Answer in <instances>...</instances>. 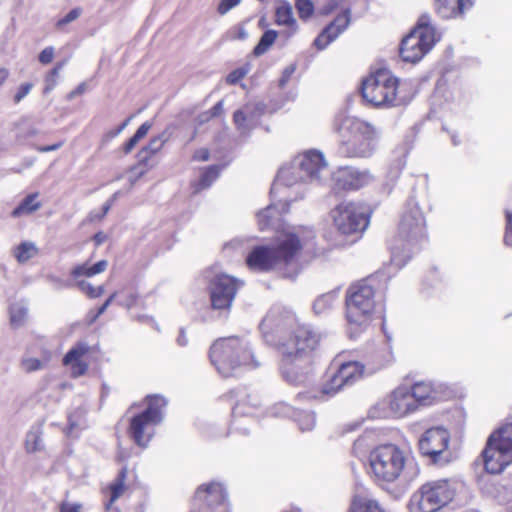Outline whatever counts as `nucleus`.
I'll return each mask as SVG.
<instances>
[{
	"mask_svg": "<svg viewBox=\"0 0 512 512\" xmlns=\"http://www.w3.org/2000/svg\"><path fill=\"white\" fill-rule=\"evenodd\" d=\"M419 450L433 463L440 462L441 455L448 448L449 433L441 427L428 429L419 439Z\"/></svg>",
	"mask_w": 512,
	"mask_h": 512,
	"instance_id": "f3484780",
	"label": "nucleus"
},
{
	"mask_svg": "<svg viewBox=\"0 0 512 512\" xmlns=\"http://www.w3.org/2000/svg\"><path fill=\"white\" fill-rule=\"evenodd\" d=\"M62 145H63L62 142H58V143L53 144V145L40 146V147L37 148V150L39 152L45 153V152L55 151V150L59 149Z\"/></svg>",
	"mask_w": 512,
	"mask_h": 512,
	"instance_id": "338daca9",
	"label": "nucleus"
},
{
	"mask_svg": "<svg viewBox=\"0 0 512 512\" xmlns=\"http://www.w3.org/2000/svg\"><path fill=\"white\" fill-rule=\"evenodd\" d=\"M76 285L87 296H89L90 298H93V294L95 292V287L91 283H89L85 280H79V281H77Z\"/></svg>",
	"mask_w": 512,
	"mask_h": 512,
	"instance_id": "4d7b16f0",
	"label": "nucleus"
},
{
	"mask_svg": "<svg viewBox=\"0 0 512 512\" xmlns=\"http://www.w3.org/2000/svg\"><path fill=\"white\" fill-rule=\"evenodd\" d=\"M243 282L228 275L217 274L209 282L210 302L213 310L229 313L238 289Z\"/></svg>",
	"mask_w": 512,
	"mask_h": 512,
	"instance_id": "4468645a",
	"label": "nucleus"
},
{
	"mask_svg": "<svg viewBox=\"0 0 512 512\" xmlns=\"http://www.w3.org/2000/svg\"><path fill=\"white\" fill-rule=\"evenodd\" d=\"M297 422L300 430L310 431L316 423L315 414L310 411H301L297 415Z\"/></svg>",
	"mask_w": 512,
	"mask_h": 512,
	"instance_id": "ea45409f",
	"label": "nucleus"
},
{
	"mask_svg": "<svg viewBox=\"0 0 512 512\" xmlns=\"http://www.w3.org/2000/svg\"><path fill=\"white\" fill-rule=\"evenodd\" d=\"M401 242L391 248V262L402 268L418 250L419 244L426 239L425 220L422 212L413 200H409L401 215L398 228Z\"/></svg>",
	"mask_w": 512,
	"mask_h": 512,
	"instance_id": "f03ea898",
	"label": "nucleus"
},
{
	"mask_svg": "<svg viewBox=\"0 0 512 512\" xmlns=\"http://www.w3.org/2000/svg\"><path fill=\"white\" fill-rule=\"evenodd\" d=\"M53 57H54V48L50 46V47H46L45 49H43L40 52L38 59L42 64L46 65V64H49L52 62Z\"/></svg>",
	"mask_w": 512,
	"mask_h": 512,
	"instance_id": "6e6d98bb",
	"label": "nucleus"
},
{
	"mask_svg": "<svg viewBox=\"0 0 512 512\" xmlns=\"http://www.w3.org/2000/svg\"><path fill=\"white\" fill-rule=\"evenodd\" d=\"M107 266L108 262L106 260L98 261L92 266H87L85 264L79 265L72 269L71 276H73L75 279L81 276L92 277L104 272Z\"/></svg>",
	"mask_w": 512,
	"mask_h": 512,
	"instance_id": "a878e982",
	"label": "nucleus"
},
{
	"mask_svg": "<svg viewBox=\"0 0 512 512\" xmlns=\"http://www.w3.org/2000/svg\"><path fill=\"white\" fill-rule=\"evenodd\" d=\"M170 133L165 130L162 133L154 136L150 139L149 143L144 146L137 154L138 158V166H147V169H150L152 165H150V159L152 156L156 155L163 146L169 141Z\"/></svg>",
	"mask_w": 512,
	"mask_h": 512,
	"instance_id": "412c9836",
	"label": "nucleus"
},
{
	"mask_svg": "<svg viewBox=\"0 0 512 512\" xmlns=\"http://www.w3.org/2000/svg\"><path fill=\"white\" fill-rule=\"evenodd\" d=\"M507 230L505 234V243L512 247V213L506 212Z\"/></svg>",
	"mask_w": 512,
	"mask_h": 512,
	"instance_id": "13d9d810",
	"label": "nucleus"
},
{
	"mask_svg": "<svg viewBox=\"0 0 512 512\" xmlns=\"http://www.w3.org/2000/svg\"><path fill=\"white\" fill-rule=\"evenodd\" d=\"M90 350L89 345L86 342H78L73 346L64 356L63 364L68 365L70 363L82 361L81 358L87 354Z\"/></svg>",
	"mask_w": 512,
	"mask_h": 512,
	"instance_id": "7c9ffc66",
	"label": "nucleus"
},
{
	"mask_svg": "<svg viewBox=\"0 0 512 512\" xmlns=\"http://www.w3.org/2000/svg\"><path fill=\"white\" fill-rule=\"evenodd\" d=\"M278 34H263L258 44L253 49L255 56L263 55L269 47L275 42Z\"/></svg>",
	"mask_w": 512,
	"mask_h": 512,
	"instance_id": "79ce46f5",
	"label": "nucleus"
},
{
	"mask_svg": "<svg viewBox=\"0 0 512 512\" xmlns=\"http://www.w3.org/2000/svg\"><path fill=\"white\" fill-rule=\"evenodd\" d=\"M280 216L279 210L274 206L270 205L264 210L260 211L257 215L258 225L261 230L267 229L274 225V221Z\"/></svg>",
	"mask_w": 512,
	"mask_h": 512,
	"instance_id": "c85d7f7f",
	"label": "nucleus"
},
{
	"mask_svg": "<svg viewBox=\"0 0 512 512\" xmlns=\"http://www.w3.org/2000/svg\"><path fill=\"white\" fill-rule=\"evenodd\" d=\"M248 72L249 67L246 66L235 69L234 71L228 74L226 81L227 83L234 85L238 83L243 77H245Z\"/></svg>",
	"mask_w": 512,
	"mask_h": 512,
	"instance_id": "09e8293b",
	"label": "nucleus"
},
{
	"mask_svg": "<svg viewBox=\"0 0 512 512\" xmlns=\"http://www.w3.org/2000/svg\"><path fill=\"white\" fill-rule=\"evenodd\" d=\"M209 357L211 363L223 377L235 375L243 366L256 368L259 363L254 359L249 342L237 336L219 338L212 344Z\"/></svg>",
	"mask_w": 512,
	"mask_h": 512,
	"instance_id": "7ed1b4c3",
	"label": "nucleus"
},
{
	"mask_svg": "<svg viewBox=\"0 0 512 512\" xmlns=\"http://www.w3.org/2000/svg\"><path fill=\"white\" fill-rule=\"evenodd\" d=\"M32 88L33 84L30 82L21 84L13 96V102L19 104L31 92Z\"/></svg>",
	"mask_w": 512,
	"mask_h": 512,
	"instance_id": "de8ad7c7",
	"label": "nucleus"
},
{
	"mask_svg": "<svg viewBox=\"0 0 512 512\" xmlns=\"http://www.w3.org/2000/svg\"><path fill=\"white\" fill-rule=\"evenodd\" d=\"M37 252L33 243L24 242L20 244L16 251V258L20 263H24L31 259Z\"/></svg>",
	"mask_w": 512,
	"mask_h": 512,
	"instance_id": "58836bf2",
	"label": "nucleus"
},
{
	"mask_svg": "<svg viewBox=\"0 0 512 512\" xmlns=\"http://www.w3.org/2000/svg\"><path fill=\"white\" fill-rule=\"evenodd\" d=\"M406 34L402 39L399 54L403 61L416 63L420 61L440 41V34Z\"/></svg>",
	"mask_w": 512,
	"mask_h": 512,
	"instance_id": "2eb2a0df",
	"label": "nucleus"
},
{
	"mask_svg": "<svg viewBox=\"0 0 512 512\" xmlns=\"http://www.w3.org/2000/svg\"><path fill=\"white\" fill-rule=\"evenodd\" d=\"M209 157H210V153H209L208 149H206V148H201V149L196 150L193 155L194 160L203 161V162L209 160Z\"/></svg>",
	"mask_w": 512,
	"mask_h": 512,
	"instance_id": "052dcab7",
	"label": "nucleus"
},
{
	"mask_svg": "<svg viewBox=\"0 0 512 512\" xmlns=\"http://www.w3.org/2000/svg\"><path fill=\"white\" fill-rule=\"evenodd\" d=\"M364 374V365L357 361L342 363L337 372L322 387V393L335 395L344 386L352 385Z\"/></svg>",
	"mask_w": 512,
	"mask_h": 512,
	"instance_id": "dca6fc26",
	"label": "nucleus"
},
{
	"mask_svg": "<svg viewBox=\"0 0 512 512\" xmlns=\"http://www.w3.org/2000/svg\"><path fill=\"white\" fill-rule=\"evenodd\" d=\"M65 63V61L57 63L56 66L46 76V87L44 90L45 92H49L52 89H54V87L57 84V77Z\"/></svg>",
	"mask_w": 512,
	"mask_h": 512,
	"instance_id": "37998d69",
	"label": "nucleus"
},
{
	"mask_svg": "<svg viewBox=\"0 0 512 512\" xmlns=\"http://www.w3.org/2000/svg\"><path fill=\"white\" fill-rule=\"evenodd\" d=\"M335 187L340 190H358L371 184L374 176L368 169H358L352 166L340 167L333 173Z\"/></svg>",
	"mask_w": 512,
	"mask_h": 512,
	"instance_id": "a211bd4d",
	"label": "nucleus"
},
{
	"mask_svg": "<svg viewBox=\"0 0 512 512\" xmlns=\"http://www.w3.org/2000/svg\"><path fill=\"white\" fill-rule=\"evenodd\" d=\"M280 369H281V373H282L283 379L286 382H288V383H290L292 385H301V384H304L306 382V380L308 379L309 374L312 372V361L309 363L307 368H303L300 365V361H298V360L295 361L294 368L292 369V374H294V375H299L300 373L304 374L303 377L300 380L294 381V380H291V379H289V378H287L285 376V373H284V356H282Z\"/></svg>",
	"mask_w": 512,
	"mask_h": 512,
	"instance_id": "cd10ccee",
	"label": "nucleus"
},
{
	"mask_svg": "<svg viewBox=\"0 0 512 512\" xmlns=\"http://www.w3.org/2000/svg\"><path fill=\"white\" fill-rule=\"evenodd\" d=\"M398 79L390 71L380 69L362 82L361 94L369 104L380 106H397L401 102L397 98Z\"/></svg>",
	"mask_w": 512,
	"mask_h": 512,
	"instance_id": "1a4fd4ad",
	"label": "nucleus"
},
{
	"mask_svg": "<svg viewBox=\"0 0 512 512\" xmlns=\"http://www.w3.org/2000/svg\"><path fill=\"white\" fill-rule=\"evenodd\" d=\"M339 34H318L314 40V46L318 50L325 49L330 43L336 40Z\"/></svg>",
	"mask_w": 512,
	"mask_h": 512,
	"instance_id": "49530a36",
	"label": "nucleus"
},
{
	"mask_svg": "<svg viewBox=\"0 0 512 512\" xmlns=\"http://www.w3.org/2000/svg\"><path fill=\"white\" fill-rule=\"evenodd\" d=\"M435 30L436 28L432 23L431 16L429 14H422L409 32H435Z\"/></svg>",
	"mask_w": 512,
	"mask_h": 512,
	"instance_id": "a19ab883",
	"label": "nucleus"
},
{
	"mask_svg": "<svg viewBox=\"0 0 512 512\" xmlns=\"http://www.w3.org/2000/svg\"><path fill=\"white\" fill-rule=\"evenodd\" d=\"M86 90V84L85 83H81L78 85V87L71 91L69 94H68V99L71 100L73 98H75L76 96L84 93Z\"/></svg>",
	"mask_w": 512,
	"mask_h": 512,
	"instance_id": "69168bd1",
	"label": "nucleus"
},
{
	"mask_svg": "<svg viewBox=\"0 0 512 512\" xmlns=\"http://www.w3.org/2000/svg\"><path fill=\"white\" fill-rule=\"evenodd\" d=\"M409 390L416 408L419 405H429L431 403L432 388L429 384L416 383Z\"/></svg>",
	"mask_w": 512,
	"mask_h": 512,
	"instance_id": "393cba45",
	"label": "nucleus"
},
{
	"mask_svg": "<svg viewBox=\"0 0 512 512\" xmlns=\"http://www.w3.org/2000/svg\"><path fill=\"white\" fill-rule=\"evenodd\" d=\"M391 412L396 417H403L416 409L408 387H398L393 391L389 401Z\"/></svg>",
	"mask_w": 512,
	"mask_h": 512,
	"instance_id": "aec40b11",
	"label": "nucleus"
},
{
	"mask_svg": "<svg viewBox=\"0 0 512 512\" xmlns=\"http://www.w3.org/2000/svg\"><path fill=\"white\" fill-rule=\"evenodd\" d=\"M223 111V101L217 102L209 111L211 118L219 116Z\"/></svg>",
	"mask_w": 512,
	"mask_h": 512,
	"instance_id": "0e129e2a",
	"label": "nucleus"
},
{
	"mask_svg": "<svg viewBox=\"0 0 512 512\" xmlns=\"http://www.w3.org/2000/svg\"><path fill=\"white\" fill-rule=\"evenodd\" d=\"M115 297L116 293L110 295V297L99 307L97 313L91 318L90 323L96 321V319L106 311V309L109 307V305L112 303Z\"/></svg>",
	"mask_w": 512,
	"mask_h": 512,
	"instance_id": "bf43d9fd",
	"label": "nucleus"
},
{
	"mask_svg": "<svg viewBox=\"0 0 512 512\" xmlns=\"http://www.w3.org/2000/svg\"><path fill=\"white\" fill-rule=\"evenodd\" d=\"M152 125V122L146 121L137 129L136 133L123 146L125 154H129L138 142L148 134Z\"/></svg>",
	"mask_w": 512,
	"mask_h": 512,
	"instance_id": "2f4dec72",
	"label": "nucleus"
},
{
	"mask_svg": "<svg viewBox=\"0 0 512 512\" xmlns=\"http://www.w3.org/2000/svg\"><path fill=\"white\" fill-rule=\"evenodd\" d=\"M326 171L327 162L323 154L318 151H308L295 157L290 167L282 168L278 173L277 182L287 186L297 182H317Z\"/></svg>",
	"mask_w": 512,
	"mask_h": 512,
	"instance_id": "423d86ee",
	"label": "nucleus"
},
{
	"mask_svg": "<svg viewBox=\"0 0 512 512\" xmlns=\"http://www.w3.org/2000/svg\"><path fill=\"white\" fill-rule=\"evenodd\" d=\"M295 5L300 18L307 19L313 14L314 5L311 0H296Z\"/></svg>",
	"mask_w": 512,
	"mask_h": 512,
	"instance_id": "c03bdc74",
	"label": "nucleus"
},
{
	"mask_svg": "<svg viewBox=\"0 0 512 512\" xmlns=\"http://www.w3.org/2000/svg\"><path fill=\"white\" fill-rule=\"evenodd\" d=\"M42 448L41 429L34 427L30 430L26 437V450L28 452H36Z\"/></svg>",
	"mask_w": 512,
	"mask_h": 512,
	"instance_id": "e433bc0d",
	"label": "nucleus"
},
{
	"mask_svg": "<svg viewBox=\"0 0 512 512\" xmlns=\"http://www.w3.org/2000/svg\"><path fill=\"white\" fill-rule=\"evenodd\" d=\"M350 21L351 11L349 9H345L336 15L334 20L323 30V32H343L348 28Z\"/></svg>",
	"mask_w": 512,
	"mask_h": 512,
	"instance_id": "c756f323",
	"label": "nucleus"
},
{
	"mask_svg": "<svg viewBox=\"0 0 512 512\" xmlns=\"http://www.w3.org/2000/svg\"><path fill=\"white\" fill-rule=\"evenodd\" d=\"M132 118H133V116L128 117L116 129L107 132L105 135V139L110 140V139L117 137L128 126V124L132 120Z\"/></svg>",
	"mask_w": 512,
	"mask_h": 512,
	"instance_id": "5fc2aeb1",
	"label": "nucleus"
},
{
	"mask_svg": "<svg viewBox=\"0 0 512 512\" xmlns=\"http://www.w3.org/2000/svg\"><path fill=\"white\" fill-rule=\"evenodd\" d=\"M405 462L403 451L393 444L380 445L369 454L370 468L378 481L393 482L398 479Z\"/></svg>",
	"mask_w": 512,
	"mask_h": 512,
	"instance_id": "9b49d317",
	"label": "nucleus"
},
{
	"mask_svg": "<svg viewBox=\"0 0 512 512\" xmlns=\"http://www.w3.org/2000/svg\"><path fill=\"white\" fill-rule=\"evenodd\" d=\"M342 137L341 153L347 157L368 158L376 149L377 131L369 123L340 113L333 124Z\"/></svg>",
	"mask_w": 512,
	"mask_h": 512,
	"instance_id": "f257e3e1",
	"label": "nucleus"
},
{
	"mask_svg": "<svg viewBox=\"0 0 512 512\" xmlns=\"http://www.w3.org/2000/svg\"><path fill=\"white\" fill-rule=\"evenodd\" d=\"M241 0H220L217 6V12L220 15L227 14L231 9L239 5Z\"/></svg>",
	"mask_w": 512,
	"mask_h": 512,
	"instance_id": "3c124183",
	"label": "nucleus"
},
{
	"mask_svg": "<svg viewBox=\"0 0 512 512\" xmlns=\"http://www.w3.org/2000/svg\"><path fill=\"white\" fill-rule=\"evenodd\" d=\"M299 238L293 234H285L275 245L254 247L246 258L251 270L269 271L282 265H293L294 257L300 250Z\"/></svg>",
	"mask_w": 512,
	"mask_h": 512,
	"instance_id": "39448f33",
	"label": "nucleus"
},
{
	"mask_svg": "<svg viewBox=\"0 0 512 512\" xmlns=\"http://www.w3.org/2000/svg\"><path fill=\"white\" fill-rule=\"evenodd\" d=\"M484 466L488 473H501L512 463V423L492 433L482 452Z\"/></svg>",
	"mask_w": 512,
	"mask_h": 512,
	"instance_id": "9d476101",
	"label": "nucleus"
},
{
	"mask_svg": "<svg viewBox=\"0 0 512 512\" xmlns=\"http://www.w3.org/2000/svg\"><path fill=\"white\" fill-rule=\"evenodd\" d=\"M335 301L334 293H326L319 296L313 303V310L316 314H322L332 308Z\"/></svg>",
	"mask_w": 512,
	"mask_h": 512,
	"instance_id": "c9c22d12",
	"label": "nucleus"
},
{
	"mask_svg": "<svg viewBox=\"0 0 512 512\" xmlns=\"http://www.w3.org/2000/svg\"><path fill=\"white\" fill-rule=\"evenodd\" d=\"M348 512H384L379 503L365 495H355Z\"/></svg>",
	"mask_w": 512,
	"mask_h": 512,
	"instance_id": "5701e85b",
	"label": "nucleus"
},
{
	"mask_svg": "<svg viewBox=\"0 0 512 512\" xmlns=\"http://www.w3.org/2000/svg\"><path fill=\"white\" fill-rule=\"evenodd\" d=\"M473 5V0H435V10L444 19L461 16Z\"/></svg>",
	"mask_w": 512,
	"mask_h": 512,
	"instance_id": "4be33fe9",
	"label": "nucleus"
},
{
	"mask_svg": "<svg viewBox=\"0 0 512 512\" xmlns=\"http://www.w3.org/2000/svg\"><path fill=\"white\" fill-rule=\"evenodd\" d=\"M70 367H71V375L73 377H79V376H82L84 375L87 370H88V365L87 363L83 362V361H78V362H74V363H70L69 364Z\"/></svg>",
	"mask_w": 512,
	"mask_h": 512,
	"instance_id": "603ef678",
	"label": "nucleus"
},
{
	"mask_svg": "<svg viewBox=\"0 0 512 512\" xmlns=\"http://www.w3.org/2000/svg\"><path fill=\"white\" fill-rule=\"evenodd\" d=\"M221 167L212 165L203 171L197 190L206 189L219 177Z\"/></svg>",
	"mask_w": 512,
	"mask_h": 512,
	"instance_id": "72a5a7b5",
	"label": "nucleus"
},
{
	"mask_svg": "<svg viewBox=\"0 0 512 512\" xmlns=\"http://www.w3.org/2000/svg\"><path fill=\"white\" fill-rule=\"evenodd\" d=\"M320 336L307 325H298L290 336L280 345V353L284 356V373L291 380H300L304 374L294 375L292 369L295 361H300L307 368L312 360V352L319 344Z\"/></svg>",
	"mask_w": 512,
	"mask_h": 512,
	"instance_id": "20e7f679",
	"label": "nucleus"
},
{
	"mask_svg": "<svg viewBox=\"0 0 512 512\" xmlns=\"http://www.w3.org/2000/svg\"><path fill=\"white\" fill-rule=\"evenodd\" d=\"M80 14H81L80 8L72 9L65 17H63L62 19H60L58 21V23H57L58 28L61 29L63 27V25L76 20L80 16Z\"/></svg>",
	"mask_w": 512,
	"mask_h": 512,
	"instance_id": "864d4df0",
	"label": "nucleus"
},
{
	"mask_svg": "<svg viewBox=\"0 0 512 512\" xmlns=\"http://www.w3.org/2000/svg\"><path fill=\"white\" fill-rule=\"evenodd\" d=\"M47 279H48V281H49L50 283H52V284L55 286V288H57V289H60V288H62V287H68V286H69V283H68V282H65V281H63L62 279H60V278H58V277H56V276H53V275H49V276L47 277Z\"/></svg>",
	"mask_w": 512,
	"mask_h": 512,
	"instance_id": "e2e57ef3",
	"label": "nucleus"
},
{
	"mask_svg": "<svg viewBox=\"0 0 512 512\" xmlns=\"http://www.w3.org/2000/svg\"><path fill=\"white\" fill-rule=\"evenodd\" d=\"M373 279L368 278L352 285L346 295V316L350 324L366 325L376 307Z\"/></svg>",
	"mask_w": 512,
	"mask_h": 512,
	"instance_id": "6e6552de",
	"label": "nucleus"
},
{
	"mask_svg": "<svg viewBox=\"0 0 512 512\" xmlns=\"http://www.w3.org/2000/svg\"><path fill=\"white\" fill-rule=\"evenodd\" d=\"M333 223L337 231L343 235L362 233L369 224L364 208L354 202H343L331 211Z\"/></svg>",
	"mask_w": 512,
	"mask_h": 512,
	"instance_id": "ddd939ff",
	"label": "nucleus"
},
{
	"mask_svg": "<svg viewBox=\"0 0 512 512\" xmlns=\"http://www.w3.org/2000/svg\"><path fill=\"white\" fill-rule=\"evenodd\" d=\"M252 119V107L246 105L243 109H238L234 112L233 121L238 130L242 133L246 132L249 128L246 125L248 120Z\"/></svg>",
	"mask_w": 512,
	"mask_h": 512,
	"instance_id": "473e14b6",
	"label": "nucleus"
},
{
	"mask_svg": "<svg viewBox=\"0 0 512 512\" xmlns=\"http://www.w3.org/2000/svg\"><path fill=\"white\" fill-rule=\"evenodd\" d=\"M127 478V467H123L118 473L116 479L109 485L108 490L110 497L108 502L105 504L106 509L109 510L112 504L124 493L126 490L125 481Z\"/></svg>",
	"mask_w": 512,
	"mask_h": 512,
	"instance_id": "b1692460",
	"label": "nucleus"
},
{
	"mask_svg": "<svg viewBox=\"0 0 512 512\" xmlns=\"http://www.w3.org/2000/svg\"><path fill=\"white\" fill-rule=\"evenodd\" d=\"M211 119V116L209 115V113L206 111V112H203L201 114H199L196 118V122L197 124L200 126L204 123H206L207 121H209Z\"/></svg>",
	"mask_w": 512,
	"mask_h": 512,
	"instance_id": "774afa93",
	"label": "nucleus"
},
{
	"mask_svg": "<svg viewBox=\"0 0 512 512\" xmlns=\"http://www.w3.org/2000/svg\"><path fill=\"white\" fill-rule=\"evenodd\" d=\"M81 505L74 503H62L60 506V512H81Z\"/></svg>",
	"mask_w": 512,
	"mask_h": 512,
	"instance_id": "680f3d73",
	"label": "nucleus"
},
{
	"mask_svg": "<svg viewBox=\"0 0 512 512\" xmlns=\"http://www.w3.org/2000/svg\"><path fill=\"white\" fill-rule=\"evenodd\" d=\"M297 69L296 63H292L288 65L282 72V76L279 79L278 86L280 88H284L286 84L289 82L291 76L294 74V72Z\"/></svg>",
	"mask_w": 512,
	"mask_h": 512,
	"instance_id": "8fccbe9b",
	"label": "nucleus"
},
{
	"mask_svg": "<svg viewBox=\"0 0 512 512\" xmlns=\"http://www.w3.org/2000/svg\"><path fill=\"white\" fill-rule=\"evenodd\" d=\"M44 364L41 360L33 357L24 358L21 360V368L26 373L35 372L43 369Z\"/></svg>",
	"mask_w": 512,
	"mask_h": 512,
	"instance_id": "a18cd8bd",
	"label": "nucleus"
},
{
	"mask_svg": "<svg viewBox=\"0 0 512 512\" xmlns=\"http://www.w3.org/2000/svg\"><path fill=\"white\" fill-rule=\"evenodd\" d=\"M275 17L276 22L280 25L291 26L295 22L292 8L288 4L280 5L276 9Z\"/></svg>",
	"mask_w": 512,
	"mask_h": 512,
	"instance_id": "4c0bfd02",
	"label": "nucleus"
},
{
	"mask_svg": "<svg viewBox=\"0 0 512 512\" xmlns=\"http://www.w3.org/2000/svg\"><path fill=\"white\" fill-rule=\"evenodd\" d=\"M195 500L204 502L211 512H229L227 492L221 483L211 482L199 487Z\"/></svg>",
	"mask_w": 512,
	"mask_h": 512,
	"instance_id": "6ab92c4d",
	"label": "nucleus"
},
{
	"mask_svg": "<svg viewBox=\"0 0 512 512\" xmlns=\"http://www.w3.org/2000/svg\"><path fill=\"white\" fill-rule=\"evenodd\" d=\"M455 489L448 479H438L424 483L413 493L409 501L411 512H438L449 504Z\"/></svg>",
	"mask_w": 512,
	"mask_h": 512,
	"instance_id": "0eeeda50",
	"label": "nucleus"
},
{
	"mask_svg": "<svg viewBox=\"0 0 512 512\" xmlns=\"http://www.w3.org/2000/svg\"><path fill=\"white\" fill-rule=\"evenodd\" d=\"M146 399L147 408L131 419L129 429L134 442L143 448L147 447L151 440V434L144 435L146 427L157 425L163 420V411L167 405L166 399L159 395L147 396Z\"/></svg>",
	"mask_w": 512,
	"mask_h": 512,
	"instance_id": "f8f14e48",
	"label": "nucleus"
},
{
	"mask_svg": "<svg viewBox=\"0 0 512 512\" xmlns=\"http://www.w3.org/2000/svg\"><path fill=\"white\" fill-rule=\"evenodd\" d=\"M38 193L26 196L21 203L13 210L12 215L19 217L23 214H30L41 207V203L37 201Z\"/></svg>",
	"mask_w": 512,
	"mask_h": 512,
	"instance_id": "bb28decb",
	"label": "nucleus"
},
{
	"mask_svg": "<svg viewBox=\"0 0 512 512\" xmlns=\"http://www.w3.org/2000/svg\"><path fill=\"white\" fill-rule=\"evenodd\" d=\"M27 317V308L20 304L15 303L10 307V323L14 328L22 326Z\"/></svg>",
	"mask_w": 512,
	"mask_h": 512,
	"instance_id": "f704fd0d",
	"label": "nucleus"
}]
</instances>
